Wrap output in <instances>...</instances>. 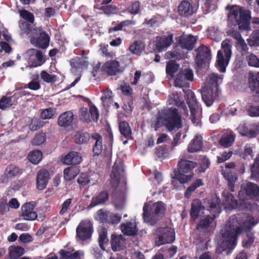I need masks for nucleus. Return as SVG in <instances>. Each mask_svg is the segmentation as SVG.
Returning a JSON list of instances; mask_svg holds the SVG:
<instances>
[{
    "label": "nucleus",
    "mask_w": 259,
    "mask_h": 259,
    "mask_svg": "<svg viewBox=\"0 0 259 259\" xmlns=\"http://www.w3.org/2000/svg\"><path fill=\"white\" fill-rule=\"evenodd\" d=\"M124 173L123 163L121 161H117L114 164L112 173L111 174V178L112 181V184L115 182L116 185H118L121 180V177Z\"/></svg>",
    "instance_id": "aec40b11"
},
{
    "label": "nucleus",
    "mask_w": 259,
    "mask_h": 259,
    "mask_svg": "<svg viewBox=\"0 0 259 259\" xmlns=\"http://www.w3.org/2000/svg\"><path fill=\"white\" fill-rule=\"evenodd\" d=\"M109 192L107 190H103L95 197H93L89 206L91 208L97 205L105 203L109 199Z\"/></svg>",
    "instance_id": "a878e982"
},
{
    "label": "nucleus",
    "mask_w": 259,
    "mask_h": 259,
    "mask_svg": "<svg viewBox=\"0 0 259 259\" xmlns=\"http://www.w3.org/2000/svg\"><path fill=\"white\" fill-rule=\"evenodd\" d=\"M197 52L196 63L199 67L209 63L211 58V50L209 47L202 45L195 50Z\"/></svg>",
    "instance_id": "9b49d317"
},
{
    "label": "nucleus",
    "mask_w": 259,
    "mask_h": 259,
    "mask_svg": "<svg viewBox=\"0 0 259 259\" xmlns=\"http://www.w3.org/2000/svg\"><path fill=\"white\" fill-rule=\"evenodd\" d=\"M120 229L122 232L127 236H135L138 232L136 223L131 222L121 224Z\"/></svg>",
    "instance_id": "2f4dec72"
},
{
    "label": "nucleus",
    "mask_w": 259,
    "mask_h": 259,
    "mask_svg": "<svg viewBox=\"0 0 259 259\" xmlns=\"http://www.w3.org/2000/svg\"><path fill=\"white\" fill-rule=\"evenodd\" d=\"M102 71L110 76L120 72V63L116 60L106 61L102 66Z\"/></svg>",
    "instance_id": "6ab92c4d"
},
{
    "label": "nucleus",
    "mask_w": 259,
    "mask_h": 259,
    "mask_svg": "<svg viewBox=\"0 0 259 259\" xmlns=\"http://www.w3.org/2000/svg\"><path fill=\"white\" fill-rule=\"evenodd\" d=\"M245 233L246 238L242 241V246L245 248H250L255 240L254 233L253 231H244Z\"/></svg>",
    "instance_id": "58836bf2"
},
{
    "label": "nucleus",
    "mask_w": 259,
    "mask_h": 259,
    "mask_svg": "<svg viewBox=\"0 0 259 259\" xmlns=\"http://www.w3.org/2000/svg\"><path fill=\"white\" fill-rule=\"evenodd\" d=\"M50 38L46 32H41L38 37L35 38V45L39 48L42 49L47 48L49 45Z\"/></svg>",
    "instance_id": "473e14b6"
},
{
    "label": "nucleus",
    "mask_w": 259,
    "mask_h": 259,
    "mask_svg": "<svg viewBox=\"0 0 259 259\" xmlns=\"http://www.w3.org/2000/svg\"><path fill=\"white\" fill-rule=\"evenodd\" d=\"M19 14L21 17L26 20L28 22L31 24L34 22V17L32 13L26 10H22L19 11Z\"/></svg>",
    "instance_id": "4d7b16f0"
},
{
    "label": "nucleus",
    "mask_w": 259,
    "mask_h": 259,
    "mask_svg": "<svg viewBox=\"0 0 259 259\" xmlns=\"http://www.w3.org/2000/svg\"><path fill=\"white\" fill-rule=\"evenodd\" d=\"M241 225L242 221L239 214L232 215L229 218L224 230H222L223 251H231L235 248L238 237L243 233Z\"/></svg>",
    "instance_id": "f257e3e1"
},
{
    "label": "nucleus",
    "mask_w": 259,
    "mask_h": 259,
    "mask_svg": "<svg viewBox=\"0 0 259 259\" xmlns=\"http://www.w3.org/2000/svg\"><path fill=\"white\" fill-rule=\"evenodd\" d=\"M24 253V249L22 247L16 246L13 250H10V255L12 258H17L22 256Z\"/></svg>",
    "instance_id": "bf43d9fd"
},
{
    "label": "nucleus",
    "mask_w": 259,
    "mask_h": 259,
    "mask_svg": "<svg viewBox=\"0 0 259 259\" xmlns=\"http://www.w3.org/2000/svg\"><path fill=\"white\" fill-rule=\"evenodd\" d=\"M77 236L81 240L91 238L93 232V226L90 221H81L76 229Z\"/></svg>",
    "instance_id": "f8f14e48"
},
{
    "label": "nucleus",
    "mask_w": 259,
    "mask_h": 259,
    "mask_svg": "<svg viewBox=\"0 0 259 259\" xmlns=\"http://www.w3.org/2000/svg\"><path fill=\"white\" fill-rule=\"evenodd\" d=\"M120 134L126 139H130L132 136V130L127 122L121 121L119 125Z\"/></svg>",
    "instance_id": "ea45409f"
},
{
    "label": "nucleus",
    "mask_w": 259,
    "mask_h": 259,
    "mask_svg": "<svg viewBox=\"0 0 259 259\" xmlns=\"http://www.w3.org/2000/svg\"><path fill=\"white\" fill-rule=\"evenodd\" d=\"M204 206L199 199H194L191 203V207L190 211V215L192 220L196 221L199 216L201 210L203 209Z\"/></svg>",
    "instance_id": "bb28decb"
},
{
    "label": "nucleus",
    "mask_w": 259,
    "mask_h": 259,
    "mask_svg": "<svg viewBox=\"0 0 259 259\" xmlns=\"http://www.w3.org/2000/svg\"><path fill=\"white\" fill-rule=\"evenodd\" d=\"M183 91L185 94V99L190 108V118L194 124L198 125L200 122L199 118L196 116V111L198 110V105L194 93L189 89H183Z\"/></svg>",
    "instance_id": "6e6552de"
},
{
    "label": "nucleus",
    "mask_w": 259,
    "mask_h": 259,
    "mask_svg": "<svg viewBox=\"0 0 259 259\" xmlns=\"http://www.w3.org/2000/svg\"><path fill=\"white\" fill-rule=\"evenodd\" d=\"M248 84L252 92L259 94V73H249Z\"/></svg>",
    "instance_id": "c85d7f7f"
},
{
    "label": "nucleus",
    "mask_w": 259,
    "mask_h": 259,
    "mask_svg": "<svg viewBox=\"0 0 259 259\" xmlns=\"http://www.w3.org/2000/svg\"><path fill=\"white\" fill-rule=\"evenodd\" d=\"M121 235H114L111 236V243L112 249L113 251H117L119 250L121 247Z\"/></svg>",
    "instance_id": "603ef678"
},
{
    "label": "nucleus",
    "mask_w": 259,
    "mask_h": 259,
    "mask_svg": "<svg viewBox=\"0 0 259 259\" xmlns=\"http://www.w3.org/2000/svg\"><path fill=\"white\" fill-rule=\"evenodd\" d=\"M132 24L133 21L132 20H126L123 21L119 23L117 26L109 28L108 29V32L110 33L113 31L121 30L124 26H127Z\"/></svg>",
    "instance_id": "052dcab7"
},
{
    "label": "nucleus",
    "mask_w": 259,
    "mask_h": 259,
    "mask_svg": "<svg viewBox=\"0 0 259 259\" xmlns=\"http://www.w3.org/2000/svg\"><path fill=\"white\" fill-rule=\"evenodd\" d=\"M237 130L239 133L242 136H246L249 138H253L256 136L255 132L252 130H249L245 124L239 125Z\"/></svg>",
    "instance_id": "a18cd8bd"
},
{
    "label": "nucleus",
    "mask_w": 259,
    "mask_h": 259,
    "mask_svg": "<svg viewBox=\"0 0 259 259\" xmlns=\"http://www.w3.org/2000/svg\"><path fill=\"white\" fill-rule=\"evenodd\" d=\"M222 50L217 53L216 66L219 70L224 73L226 71V67L229 64L232 55L231 46L227 40H224L222 43Z\"/></svg>",
    "instance_id": "0eeeda50"
},
{
    "label": "nucleus",
    "mask_w": 259,
    "mask_h": 259,
    "mask_svg": "<svg viewBox=\"0 0 259 259\" xmlns=\"http://www.w3.org/2000/svg\"><path fill=\"white\" fill-rule=\"evenodd\" d=\"M224 197V201L226 204L225 208L229 209H238L239 210L247 208L246 205L243 206L242 205V201L238 203L235 199L234 196L229 192H224L223 193Z\"/></svg>",
    "instance_id": "f3484780"
},
{
    "label": "nucleus",
    "mask_w": 259,
    "mask_h": 259,
    "mask_svg": "<svg viewBox=\"0 0 259 259\" xmlns=\"http://www.w3.org/2000/svg\"><path fill=\"white\" fill-rule=\"evenodd\" d=\"M78 169L76 167H69L64 170V178L66 181L73 180L78 174Z\"/></svg>",
    "instance_id": "49530a36"
},
{
    "label": "nucleus",
    "mask_w": 259,
    "mask_h": 259,
    "mask_svg": "<svg viewBox=\"0 0 259 259\" xmlns=\"http://www.w3.org/2000/svg\"><path fill=\"white\" fill-rule=\"evenodd\" d=\"M89 113L91 117V121L92 120L97 121L99 116V113L97 108L94 105L90 106Z\"/></svg>",
    "instance_id": "338daca9"
},
{
    "label": "nucleus",
    "mask_w": 259,
    "mask_h": 259,
    "mask_svg": "<svg viewBox=\"0 0 259 259\" xmlns=\"http://www.w3.org/2000/svg\"><path fill=\"white\" fill-rule=\"evenodd\" d=\"M173 42V35L169 34L167 36H162L157 37L156 49L159 52H161L165 49L169 47Z\"/></svg>",
    "instance_id": "412c9836"
},
{
    "label": "nucleus",
    "mask_w": 259,
    "mask_h": 259,
    "mask_svg": "<svg viewBox=\"0 0 259 259\" xmlns=\"http://www.w3.org/2000/svg\"><path fill=\"white\" fill-rule=\"evenodd\" d=\"M26 54L29 57V62L32 67L40 66L46 61L45 55L41 51L31 49L27 51Z\"/></svg>",
    "instance_id": "4468645a"
},
{
    "label": "nucleus",
    "mask_w": 259,
    "mask_h": 259,
    "mask_svg": "<svg viewBox=\"0 0 259 259\" xmlns=\"http://www.w3.org/2000/svg\"><path fill=\"white\" fill-rule=\"evenodd\" d=\"M81 160V157L79 153L77 152L72 151L61 158L62 162L67 165H76L79 164Z\"/></svg>",
    "instance_id": "393cba45"
},
{
    "label": "nucleus",
    "mask_w": 259,
    "mask_h": 259,
    "mask_svg": "<svg viewBox=\"0 0 259 259\" xmlns=\"http://www.w3.org/2000/svg\"><path fill=\"white\" fill-rule=\"evenodd\" d=\"M203 183L200 179L196 180L193 184L188 187L185 192V196L188 198L190 197L192 193L194 192L198 187L202 186Z\"/></svg>",
    "instance_id": "09e8293b"
},
{
    "label": "nucleus",
    "mask_w": 259,
    "mask_h": 259,
    "mask_svg": "<svg viewBox=\"0 0 259 259\" xmlns=\"http://www.w3.org/2000/svg\"><path fill=\"white\" fill-rule=\"evenodd\" d=\"M168 150V146L162 145L158 146L156 149V155L158 158L166 157Z\"/></svg>",
    "instance_id": "e2e57ef3"
},
{
    "label": "nucleus",
    "mask_w": 259,
    "mask_h": 259,
    "mask_svg": "<svg viewBox=\"0 0 259 259\" xmlns=\"http://www.w3.org/2000/svg\"><path fill=\"white\" fill-rule=\"evenodd\" d=\"M246 41L250 47H259V30H254Z\"/></svg>",
    "instance_id": "37998d69"
},
{
    "label": "nucleus",
    "mask_w": 259,
    "mask_h": 259,
    "mask_svg": "<svg viewBox=\"0 0 259 259\" xmlns=\"http://www.w3.org/2000/svg\"><path fill=\"white\" fill-rule=\"evenodd\" d=\"M195 10L192 4L187 1H183L178 6V12L181 16L188 17L191 16Z\"/></svg>",
    "instance_id": "5701e85b"
},
{
    "label": "nucleus",
    "mask_w": 259,
    "mask_h": 259,
    "mask_svg": "<svg viewBox=\"0 0 259 259\" xmlns=\"http://www.w3.org/2000/svg\"><path fill=\"white\" fill-rule=\"evenodd\" d=\"M202 145V137L196 136L189 143L188 150L189 152H197L201 149Z\"/></svg>",
    "instance_id": "f704fd0d"
},
{
    "label": "nucleus",
    "mask_w": 259,
    "mask_h": 259,
    "mask_svg": "<svg viewBox=\"0 0 259 259\" xmlns=\"http://www.w3.org/2000/svg\"><path fill=\"white\" fill-rule=\"evenodd\" d=\"M196 41L193 35H189L180 36L178 42L182 48L190 51L193 49Z\"/></svg>",
    "instance_id": "b1692460"
},
{
    "label": "nucleus",
    "mask_w": 259,
    "mask_h": 259,
    "mask_svg": "<svg viewBox=\"0 0 259 259\" xmlns=\"http://www.w3.org/2000/svg\"><path fill=\"white\" fill-rule=\"evenodd\" d=\"M219 79L222 80L223 78L217 74H210L201 91L202 99L207 107L211 106L221 94L219 86Z\"/></svg>",
    "instance_id": "f03ea898"
},
{
    "label": "nucleus",
    "mask_w": 259,
    "mask_h": 259,
    "mask_svg": "<svg viewBox=\"0 0 259 259\" xmlns=\"http://www.w3.org/2000/svg\"><path fill=\"white\" fill-rule=\"evenodd\" d=\"M42 157V153L39 150H33L30 152L28 155V159L29 161L34 164H38Z\"/></svg>",
    "instance_id": "79ce46f5"
},
{
    "label": "nucleus",
    "mask_w": 259,
    "mask_h": 259,
    "mask_svg": "<svg viewBox=\"0 0 259 259\" xmlns=\"http://www.w3.org/2000/svg\"><path fill=\"white\" fill-rule=\"evenodd\" d=\"M244 193L250 199L259 198V186L252 182H248L244 185H241L239 195Z\"/></svg>",
    "instance_id": "2eb2a0df"
},
{
    "label": "nucleus",
    "mask_w": 259,
    "mask_h": 259,
    "mask_svg": "<svg viewBox=\"0 0 259 259\" xmlns=\"http://www.w3.org/2000/svg\"><path fill=\"white\" fill-rule=\"evenodd\" d=\"M97 216L99 221L102 223H108L110 212L100 209L97 211Z\"/></svg>",
    "instance_id": "864d4df0"
},
{
    "label": "nucleus",
    "mask_w": 259,
    "mask_h": 259,
    "mask_svg": "<svg viewBox=\"0 0 259 259\" xmlns=\"http://www.w3.org/2000/svg\"><path fill=\"white\" fill-rule=\"evenodd\" d=\"M23 172V169L19 166L11 164L6 168L4 172V179L2 180L3 183L8 182L9 180H12L16 177H19Z\"/></svg>",
    "instance_id": "a211bd4d"
},
{
    "label": "nucleus",
    "mask_w": 259,
    "mask_h": 259,
    "mask_svg": "<svg viewBox=\"0 0 259 259\" xmlns=\"http://www.w3.org/2000/svg\"><path fill=\"white\" fill-rule=\"evenodd\" d=\"M46 139V136L45 133H40L35 136L31 141L33 145L39 146L44 143Z\"/></svg>",
    "instance_id": "6e6d98bb"
},
{
    "label": "nucleus",
    "mask_w": 259,
    "mask_h": 259,
    "mask_svg": "<svg viewBox=\"0 0 259 259\" xmlns=\"http://www.w3.org/2000/svg\"><path fill=\"white\" fill-rule=\"evenodd\" d=\"M246 60L249 66L259 67V59L253 54H250L246 56Z\"/></svg>",
    "instance_id": "13d9d810"
},
{
    "label": "nucleus",
    "mask_w": 259,
    "mask_h": 259,
    "mask_svg": "<svg viewBox=\"0 0 259 259\" xmlns=\"http://www.w3.org/2000/svg\"><path fill=\"white\" fill-rule=\"evenodd\" d=\"M141 4L139 1L133 2L126 9V11L133 15L138 14L140 11Z\"/></svg>",
    "instance_id": "5fc2aeb1"
},
{
    "label": "nucleus",
    "mask_w": 259,
    "mask_h": 259,
    "mask_svg": "<svg viewBox=\"0 0 259 259\" xmlns=\"http://www.w3.org/2000/svg\"><path fill=\"white\" fill-rule=\"evenodd\" d=\"M197 163L191 160H188L183 157L178 162V172L175 174L174 179L185 184L189 181L193 177V169L196 166Z\"/></svg>",
    "instance_id": "39448f33"
},
{
    "label": "nucleus",
    "mask_w": 259,
    "mask_h": 259,
    "mask_svg": "<svg viewBox=\"0 0 259 259\" xmlns=\"http://www.w3.org/2000/svg\"><path fill=\"white\" fill-rule=\"evenodd\" d=\"M165 209L164 204L161 201H158L153 204L151 209L149 212V206L145 204L143 213L144 221L151 225H155L158 220V215L163 213Z\"/></svg>",
    "instance_id": "423d86ee"
},
{
    "label": "nucleus",
    "mask_w": 259,
    "mask_h": 259,
    "mask_svg": "<svg viewBox=\"0 0 259 259\" xmlns=\"http://www.w3.org/2000/svg\"><path fill=\"white\" fill-rule=\"evenodd\" d=\"M226 9L230 10L228 19L232 25H238L240 31L250 30L251 16L249 11L243 10L236 5L231 7L228 6Z\"/></svg>",
    "instance_id": "7ed1b4c3"
},
{
    "label": "nucleus",
    "mask_w": 259,
    "mask_h": 259,
    "mask_svg": "<svg viewBox=\"0 0 259 259\" xmlns=\"http://www.w3.org/2000/svg\"><path fill=\"white\" fill-rule=\"evenodd\" d=\"M73 117V114L71 111L65 112L59 116L58 125L64 127H67L71 124Z\"/></svg>",
    "instance_id": "c756f323"
},
{
    "label": "nucleus",
    "mask_w": 259,
    "mask_h": 259,
    "mask_svg": "<svg viewBox=\"0 0 259 259\" xmlns=\"http://www.w3.org/2000/svg\"><path fill=\"white\" fill-rule=\"evenodd\" d=\"M235 136L230 134L225 137H222L219 140V144L225 148H228L231 146L235 141Z\"/></svg>",
    "instance_id": "de8ad7c7"
},
{
    "label": "nucleus",
    "mask_w": 259,
    "mask_h": 259,
    "mask_svg": "<svg viewBox=\"0 0 259 259\" xmlns=\"http://www.w3.org/2000/svg\"><path fill=\"white\" fill-rule=\"evenodd\" d=\"M144 45L141 41H135L130 45L129 50L134 54L140 55L144 49Z\"/></svg>",
    "instance_id": "a19ab883"
},
{
    "label": "nucleus",
    "mask_w": 259,
    "mask_h": 259,
    "mask_svg": "<svg viewBox=\"0 0 259 259\" xmlns=\"http://www.w3.org/2000/svg\"><path fill=\"white\" fill-rule=\"evenodd\" d=\"M158 120L161 122L169 132L183 127L181 115L178 109L176 108L162 110L158 117Z\"/></svg>",
    "instance_id": "20e7f679"
},
{
    "label": "nucleus",
    "mask_w": 259,
    "mask_h": 259,
    "mask_svg": "<svg viewBox=\"0 0 259 259\" xmlns=\"http://www.w3.org/2000/svg\"><path fill=\"white\" fill-rule=\"evenodd\" d=\"M193 80V73L192 70L185 69L180 70L177 74L174 83L176 87L180 88H189V81Z\"/></svg>",
    "instance_id": "9d476101"
},
{
    "label": "nucleus",
    "mask_w": 259,
    "mask_h": 259,
    "mask_svg": "<svg viewBox=\"0 0 259 259\" xmlns=\"http://www.w3.org/2000/svg\"><path fill=\"white\" fill-rule=\"evenodd\" d=\"M217 218L214 216L206 215L201 218L197 224L196 228L197 230L208 228L214 220Z\"/></svg>",
    "instance_id": "e433bc0d"
},
{
    "label": "nucleus",
    "mask_w": 259,
    "mask_h": 259,
    "mask_svg": "<svg viewBox=\"0 0 259 259\" xmlns=\"http://www.w3.org/2000/svg\"><path fill=\"white\" fill-rule=\"evenodd\" d=\"M80 119L86 122H91V117L87 108L82 107L80 108Z\"/></svg>",
    "instance_id": "680f3d73"
},
{
    "label": "nucleus",
    "mask_w": 259,
    "mask_h": 259,
    "mask_svg": "<svg viewBox=\"0 0 259 259\" xmlns=\"http://www.w3.org/2000/svg\"><path fill=\"white\" fill-rule=\"evenodd\" d=\"M250 179L259 182V155L255 159L253 163L250 166Z\"/></svg>",
    "instance_id": "4c0bfd02"
},
{
    "label": "nucleus",
    "mask_w": 259,
    "mask_h": 259,
    "mask_svg": "<svg viewBox=\"0 0 259 259\" xmlns=\"http://www.w3.org/2000/svg\"><path fill=\"white\" fill-rule=\"evenodd\" d=\"M222 174L228 182V189L231 191H234V184L237 180V177L235 172L231 170H222Z\"/></svg>",
    "instance_id": "7c9ffc66"
},
{
    "label": "nucleus",
    "mask_w": 259,
    "mask_h": 259,
    "mask_svg": "<svg viewBox=\"0 0 259 259\" xmlns=\"http://www.w3.org/2000/svg\"><path fill=\"white\" fill-rule=\"evenodd\" d=\"M35 205L34 202L25 203L21 207V217L26 221H33L37 217V213L33 210Z\"/></svg>",
    "instance_id": "dca6fc26"
},
{
    "label": "nucleus",
    "mask_w": 259,
    "mask_h": 259,
    "mask_svg": "<svg viewBox=\"0 0 259 259\" xmlns=\"http://www.w3.org/2000/svg\"><path fill=\"white\" fill-rule=\"evenodd\" d=\"M12 105L11 98L3 96L0 100V109L5 110Z\"/></svg>",
    "instance_id": "774afa93"
},
{
    "label": "nucleus",
    "mask_w": 259,
    "mask_h": 259,
    "mask_svg": "<svg viewBox=\"0 0 259 259\" xmlns=\"http://www.w3.org/2000/svg\"><path fill=\"white\" fill-rule=\"evenodd\" d=\"M29 128L32 131H35L42 126V121L38 118H33L29 124Z\"/></svg>",
    "instance_id": "0e129e2a"
},
{
    "label": "nucleus",
    "mask_w": 259,
    "mask_h": 259,
    "mask_svg": "<svg viewBox=\"0 0 259 259\" xmlns=\"http://www.w3.org/2000/svg\"><path fill=\"white\" fill-rule=\"evenodd\" d=\"M206 209L214 217H218L222 211L221 199L217 195H212L207 199Z\"/></svg>",
    "instance_id": "ddd939ff"
},
{
    "label": "nucleus",
    "mask_w": 259,
    "mask_h": 259,
    "mask_svg": "<svg viewBox=\"0 0 259 259\" xmlns=\"http://www.w3.org/2000/svg\"><path fill=\"white\" fill-rule=\"evenodd\" d=\"M157 245L160 246L171 243L175 240V232L173 229L168 227L159 228L156 230Z\"/></svg>",
    "instance_id": "1a4fd4ad"
},
{
    "label": "nucleus",
    "mask_w": 259,
    "mask_h": 259,
    "mask_svg": "<svg viewBox=\"0 0 259 259\" xmlns=\"http://www.w3.org/2000/svg\"><path fill=\"white\" fill-rule=\"evenodd\" d=\"M91 138L95 141L92 149L94 156H98L103 150L102 137L98 133H95L92 134Z\"/></svg>",
    "instance_id": "cd10ccee"
},
{
    "label": "nucleus",
    "mask_w": 259,
    "mask_h": 259,
    "mask_svg": "<svg viewBox=\"0 0 259 259\" xmlns=\"http://www.w3.org/2000/svg\"><path fill=\"white\" fill-rule=\"evenodd\" d=\"M179 64L174 60H170L167 62L166 65V73L167 75L173 77L175 73L178 70Z\"/></svg>",
    "instance_id": "c03bdc74"
},
{
    "label": "nucleus",
    "mask_w": 259,
    "mask_h": 259,
    "mask_svg": "<svg viewBox=\"0 0 259 259\" xmlns=\"http://www.w3.org/2000/svg\"><path fill=\"white\" fill-rule=\"evenodd\" d=\"M259 223L258 218H254L252 215H248L242 223L243 231H252L253 228Z\"/></svg>",
    "instance_id": "72a5a7b5"
},
{
    "label": "nucleus",
    "mask_w": 259,
    "mask_h": 259,
    "mask_svg": "<svg viewBox=\"0 0 259 259\" xmlns=\"http://www.w3.org/2000/svg\"><path fill=\"white\" fill-rule=\"evenodd\" d=\"M233 154V152L231 151H229L228 152L224 151L222 153L220 154V156H217V162L218 163H223L226 160H228L230 158Z\"/></svg>",
    "instance_id": "69168bd1"
},
{
    "label": "nucleus",
    "mask_w": 259,
    "mask_h": 259,
    "mask_svg": "<svg viewBox=\"0 0 259 259\" xmlns=\"http://www.w3.org/2000/svg\"><path fill=\"white\" fill-rule=\"evenodd\" d=\"M40 77L45 82L47 83H54L57 80L56 75L50 74L45 70L41 72Z\"/></svg>",
    "instance_id": "3c124183"
},
{
    "label": "nucleus",
    "mask_w": 259,
    "mask_h": 259,
    "mask_svg": "<svg viewBox=\"0 0 259 259\" xmlns=\"http://www.w3.org/2000/svg\"><path fill=\"white\" fill-rule=\"evenodd\" d=\"M88 132H75L73 136L74 142L77 144H87L91 138Z\"/></svg>",
    "instance_id": "c9c22d12"
},
{
    "label": "nucleus",
    "mask_w": 259,
    "mask_h": 259,
    "mask_svg": "<svg viewBox=\"0 0 259 259\" xmlns=\"http://www.w3.org/2000/svg\"><path fill=\"white\" fill-rule=\"evenodd\" d=\"M49 173L47 169L39 170L36 178V187L40 190H44L47 186L49 180Z\"/></svg>",
    "instance_id": "4be33fe9"
},
{
    "label": "nucleus",
    "mask_w": 259,
    "mask_h": 259,
    "mask_svg": "<svg viewBox=\"0 0 259 259\" xmlns=\"http://www.w3.org/2000/svg\"><path fill=\"white\" fill-rule=\"evenodd\" d=\"M99 243L101 248H103V245L108 242L107 238V230L105 227H102L99 230Z\"/></svg>",
    "instance_id": "8fccbe9b"
}]
</instances>
